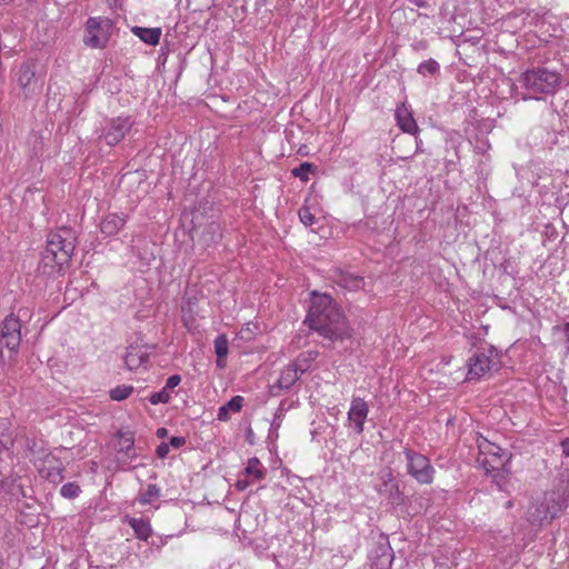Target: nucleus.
<instances>
[{
	"instance_id": "obj_6",
	"label": "nucleus",
	"mask_w": 569,
	"mask_h": 569,
	"mask_svg": "<svg viewBox=\"0 0 569 569\" xmlns=\"http://www.w3.org/2000/svg\"><path fill=\"white\" fill-rule=\"evenodd\" d=\"M408 473L419 483L429 485L433 481L435 468L429 459L419 452L405 448Z\"/></svg>"
},
{
	"instance_id": "obj_13",
	"label": "nucleus",
	"mask_w": 569,
	"mask_h": 569,
	"mask_svg": "<svg viewBox=\"0 0 569 569\" xmlns=\"http://www.w3.org/2000/svg\"><path fill=\"white\" fill-rule=\"evenodd\" d=\"M369 413L368 403L360 397H353L351 399L350 408L348 411V421L352 429L358 433H362L365 429V422Z\"/></svg>"
},
{
	"instance_id": "obj_33",
	"label": "nucleus",
	"mask_w": 569,
	"mask_h": 569,
	"mask_svg": "<svg viewBox=\"0 0 569 569\" xmlns=\"http://www.w3.org/2000/svg\"><path fill=\"white\" fill-rule=\"evenodd\" d=\"M298 214L301 223H303L306 227H311L315 224L316 217L311 213L308 207L300 208Z\"/></svg>"
},
{
	"instance_id": "obj_30",
	"label": "nucleus",
	"mask_w": 569,
	"mask_h": 569,
	"mask_svg": "<svg viewBox=\"0 0 569 569\" xmlns=\"http://www.w3.org/2000/svg\"><path fill=\"white\" fill-rule=\"evenodd\" d=\"M20 341L21 336L0 335V352H2L3 348H7L9 351L17 350Z\"/></svg>"
},
{
	"instance_id": "obj_35",
	"label": "nucleus",
	"mask_w": 569,
	"mask_h": 569,
	"mask_svg": "<svg viewBox=\"0 0 569 569\" xmlns=\"http://www.w3.org/2000/svg\"><path fill=\"white\" fill-rule=\"evenodd\" d=\"M538 511V515L536 516V520H539V521H551L555 517H556V513H557V510L555 507H552V510L547 508L546 510L543 511H540L539 509H537Z\"/></svg>"
},
{
	"instance_id": "obj_28",
	"label": "nucleus",
	"mask_w": 569,
	"mask_h": 569,
	"mask_svg": "<svg viewBox=\"0 0 569 569\" xmlns=\"http://www.w3.org/2000/svg\"><path fill=\"white\" fill-rule=\"evenodd\" d=\"M315 171L316 167L312 163L302 162L299 167L292 169L291 173L293 177L299 178L303 182H307L309 180V173Z\"/></svg>"
},
{
	"instance_id": "obj_5",
	"label": "nucleus",
	"mask_w": 569,
	"mask_h": 569,
	"mask_svg": "<svg viewBox=\"0 0 569 569\" xmlns=\"http://www.w3.org/2000/svg\"><path fill=\"white\" fill-rule=\"evenodd\" d=\"M477 447L479 450L477 462L487 473L503 469L509 461L510 455L507 450L482 436L477 437Z\"/></svg>"
},
{
	"instance_id": "obj_2",
	"label": "nucleus",
	"mask_w": 569,
	"mask_h": 569,
	"mask_svg": "<svg viewBox=\"0 0 569 569\" xmlns=\"http://www.w3.org/2000/svg\"><path fill=\"white\" fill-rule=\"evenodd\" d=\"M77 234L71 228H60L47 236L46 248L41 253L39 270L53 273L68 264L76 249Z\"/></svg>"
},
{
	"instance_id": "obj_47",
	"label": "nucleus",
	"mask_w": 569,
	"mask_h": 569,
	"mask_svg": "<svg viewBox=\"0 0 569 569\" xmlns=\"http://www.w3.org/2000/svg\"><path fill=\"white\" fill-rule=\"evenodd\" d=\"M13 0H0V4H9L11 3Z\"/></svg>"
},
{
	"instance_id": "obj_27",
	"label": "nucleus",
	"mask_w": 569,
	"mask_h": 569,
	"mask_svg": "<svg viewBox=\"0 0 569 569\" xmlns=\"http://www.w3.org/2000/svg\"><path fill=\"white\" fill-rule=\"evenodd\" d=\"M229 351V342L224 335H220L214 339V352L218 357V366H221L220 360L226 358Z\"/></svg>"
},
{
	"instance_id": "obj_4",
	"label": "nucleus",
	"mask_w": 569,
	"mask_h": 569,
	"mask_svg": "<svg viewBox=\"0 0 569 569\" xmlns=\"http://www.w3.org/2000/svg\"><path fill=\"white\" fill-rule=\"evenodd\" d=\"M499 367L500 357L495 347L479 348L468 360L467 380H479L487 373L497 371Z\"/></svg>"
},
{
	"instance_id": "obj_12",
	"label": "nucleus",
	"mask_w": 569,
	"mask_h": 569,
	"mask_svg": "<svg viewBox=\"0 0 569 569\" xmlns=\"http://www.w3.org/2000/svg\"><path fill=\"white\" fill-rule=\"evenodd\" d=\"M267 475V469L260 462L258 458H250L243 471L244 478H240L234 483V487L239 491L246 490L250 485L262 480Z\"/></svg>"
},
{
	"instance_id": "obj_41",
	"label": "nucleus",
	"mask_w": 569,
	"mask_h": 569,
	"mask_svg": "<svg viewBox=\"0 0 569 569\" xmlns=\"http://www.w3.org/2000/svg\"><path fill=\"white\" fill-rule=\"evenodd\" d=\"M560 447L565 456L569 457V438L563 439L560 442Z\"/></svg>"
},
{
	"instance_id": "obj_42",
	"label": "nucleus",
	"mask_w": 569,
	"mask_h": 569,
	"mask_svg": "<svg viewBox=\"0 0 569 569\" xmlns=\"http://www.w3.org/2000/svg\"><path fill=\"white\" fill-rule=\"evenodd\" d=\"M158 438H164L168 435V430L166 428H159L156 432Z\"/></svg>"
},
{
	"instance_id": "obj_8",
	"label": "nucleus",
	"mask_w": 569,
	"mask_h": 569,
	"mask_svg": "<svg viewBox=\"0 0 569 569\" xmlns=\"http://www.w3.org/2000/svg\"><path fill=\"white\" fill-rule=\"evenodd\" d=\"M109 22L100 17L89 18L86 23L83 42L90 48H104L109 40Z\"/></svg>"
},
{
	"instance_id": "obj_3",
	"label": "nucleus",
	"mask_w": 569,
	"mask_h": 569,
	"mask_svg": "<svg viewBox=\"0 0 569 569\" xmlns=\"http://www.w3.org/2000/svg\"><path fill=\"white\" fill-rule=\"evenodd\" d=\"M518 82L526 91L527 98L539 99L542 94H553L557 91L561 76L556 70L537 67L522 72Z\"/></svg>"
},
{
	"instance_id": "obj_7",
	"label": "nucleus",
	"mask_w": 569,
	"mask_h": 569,
	"mask_svg": "<svg viewBox=\"0 0 569 569\" xmlns=\"http://www.w3.org/2000/svg\"><path fill=\"white\" fill-rule=\"evenodd\" d=\"M134 124L130 116H119L107 119L100 134L108 146H116L131 131Z\"/></svg>"
},
{
	"instance_id": "obj_25",
	"label": "nucleus",
	"mask_w": 569,
	"mask_h": 569,
	"mask_svg": "<svg viewBox=\"0 0 569 569\" xmlns=\"http://www.w3.org/2000/svg\"><path fill=\"white\" fill-rule=\"evenodd\" d=\"M221 238V228L220 224L217 222L209 223L203 233L202 239L207 244L214 243L219 241Z\"/></svg>"
},
{
	"instance_id": "obj_36",
	"label": "nucleus",
	"mask_w": 569,
	"mask_h": 569,
	"mask_svg": "<svg viewBox=\"0 0 569 569\" xmlns=\"http://www.w3.org/2000/svg\"><path fill=\"white\" fill-rule=\"evenodd\" d=\"M318 356V352L316 351H309V352H306V353H301L299 355V357L297 358V360L295 362H300L301 365H307L308 367L310 366V362L313 361Z\"/></svg>"
},
{
	"instance_id": "obj_15",
	"label": "nucleus",
	"mask_w": 569,
	"mask_h": 569,
	"mask_svg": "<svg viewBox=\"0 0 569 569\" xmlns=\"http://www.w3.org/2000/svg\"><path fill=\"white\" fill-rule=\"evenodd\" d=\"M308 370L307 365L293 362L287 366L280 373L278 386L280 389H290L300 378V376Z\"/></svg>"
},
{
	"instance_id": "obj_17",
	"label": "nucleus",
	"mask_w": 569,
	"mask_h": 569,
	"mask_svg": "<svg viewBox=\"0 0 569 569\" xmlns=\"http://www.w3.org/2000/svg\"><path fill=\"white\" fill-rule=\"evenodd\" d=\"M396 119L397 123L403 132L416 134L418 131V126L416 120L412 117L410 109L402 103L398 106L396 109Z\"/></svg>"
},
{
	"instance_id": "obj_32",
	"label": "nucleus",
	"mask_w": 569,
	"mask_h": 569,
	"mask_svg": "<svg viewBox=\"0 0 569 569\" xmlns=\"http://www.w3.org/2000/svg\"><path fill=\"white\" fill-rule=\"evenodd\" d=\"M160 495V489L157 485L150 483L148 485L146 491L141 493L140 502L141 503H150L153 501V499L158 498Z\"/></svg>"
},
{
	"instance_id": "obj_9",
	"label": "nucleus",
	"mask_w": 569,
	"mask_h": 569,
	"mask_svg": "<svg viewBox=\"0 0 569 569\" xmlns=\"http://www.w3.org/2000/svg\"><path fill=\"white\" fill-rule=\"evenodd\" d=\"M17 81L26 97H29L41 89L40 77L37 71V63L32 60L23 62L17 71Z\"/></svg>"
},
{
	"instance_id": "obj_46",
	"label": "nucleus",
	"mask_w": 569,
	"mask_h": 569,
	"mask_svg": "<svg viewBox=\"0 0 569 569\" xmlns=\"http://www.w3.org/2000/svg\"><path fill=\"white\" fill-rule=\"evenodd\" d=\"M8 442H9V440H6V441L0 440V451H1L2 449H7V445H8Z\"/></svg>"
},
{
	"instance_id": "obj_45",
	"label": "nucleus",
	"mask_w": 569,
	"mask_h": 569,
	"mask_svg": "<svg viewBox=\"0 0 569 569\" xmlns=\"http://www.w3.org/2000/svg\"><path fill=\"white\" fill-rule=\"evenodd\" d=\"M415 3L418 6V7H426L427 6V2L425 0H416Z\"/></svg>"
},
{
	"instance_id": "obj_29",
	"label": "nucleus",
	"mask_w": 569,
	"mask_h": 569,
	"mask_svg": "<svg viewBox=\"0 0 569 569\" xmlns=\"http://www.w3.org/2000/svg\"><path fill=\"white\" fill-rule=\"evenodd\" d=\"M133 392V387L121 385L110 390V398L114 401L126 400Z\"/></svg>"
},
{
	"instance_id": "obj_40",
	"label": "nucleus",
	"mask_w": 569,
	"mask_h": 569,
	"mask_svg": "<svg viewBox=\"0 0 569 569\" xmlns=\"http://www.w3.org/2000/svg\"><path fill=\"white\" fill-rule=\"evenodd\" d=\"M10 492H11V495H12V496H16V497H19V495H20V496H22V497H26V496H27V495L24 493V491H23V488H22V485H21V483H19V485H13V488L11 489V491H10Z\"/></svg>"
},
{
	"instance_id": "obj_24",
	"label": "nucleus",
	"mask_w": 569,
	"mask_h": 569,
	"mask_svg": "<svg viewBox=\"0 0 569 569\" xmlns=\"http://www.w3.org/2000/svg\"><path fill=\"white\" fill-rule=\"evenodd\" d=\"M20 329L21 325L19 319L13 316H9L2 322L0 335L21 336Z\"/></svg>"
},
{
	"instance_id": "obj_26",
	"label": "nucleus",
	"mask_w": 569,
	"mask_h": 569,
	"mask_svg": "<svg viewBox=\"0 0 569 569\" xmlns=\"http://www.w3.org/2000/svg\"><path fill=\"white\" fill-rule=\"evenodd\" d=\"M439 71L440 64L433 59L421 62L417 68V72L422 77L436 76Z\"/></svg>"
},
{
	"instance_id": "obj_19",
	"label": "nucleus",
	"mask_w": 569,
	"mask_h": 569,
	"mask_svg": "<svg viewBox=\"0 0 569 569\" xmlns=\"http://www.w3.org/2000/svg\"><path fill=\"white\" fill-rule=\"evenodd\" d=\"M127 522L134 531L136 537L140 540H148L152 533L150 522L147 519L129 517Z\"/></svg>"
},
{
	"instance_id": "obj_10",
	"label": "nucleus",
	"mask_w": 569,
	"mask_h": 569,
	"mask_svg": "<svg viewBox=\"0 0 569 569\" xmlns=\"http://www.w3.org/2000/svg\"><path fill=\"white\" fill-rule=\"evenodd\" d=\"M34 466L38 468L40 475L52 483H59L63 480V463L62 461L51 453H46L42 458L33 460Z\"/></svg>"
},
{
	"instance_id": "obj_20",
	"label": "nucleus",
	"mask_w": 569,
	"mask_h": 569,
	"mask_svg": "<svg viewBox=\"0 0 569 569\" xmlns=\"http://www.w3.org/2000/svg\"><path fill=\"white\" fill-rule=\"evenodd\" d=\"M148 356L139 348L130 347L124 355V363L129 370H136L147 362Z\"/></svg>"
},
{
	"instance_id": "obj_22",
	"label": "nucleus",
	"mask_w": 569,
	"mask_h": 569,
	"mask_svg": "<svg viewBox=\"0 0 569 569\" xmlns=\"http://www.w3.org/2000/svg\"><path fill=\"white\" fill-rule=\"evenodd\" d=\"M243 397L234 396L227 403L221 406L218 410V419L227 421L229 419V411L239 412L243 406Z\"/></svg>"
},
{
	"instance_id": "obj_39",
	"label": "nucleus",
	"mask_w": 569,
	"mask_h": 569,
	"mask_svg": "<svg viewBox=\"0 0 569 569\" xmlns=\"http://www.w3.org/2000/svg\"><path fill=\"white\" fill-rule=\"evenodd\" d=\"M184 443H186L184 437H172L170 439L169 446L178 449V448L182 447Z\"/></svg>"
},
{
	"instance_id": "obj_14",
	"label": "nucleus",
	"mask_w": 569,
	"mask_h": 569,
	"mask_svg": "<svg viewBox=\"0 0 569 569\" xmlns=\"http://www.w3.org/2000/svg\"><path fill=\"white\" fill-rule=\"evenodd\" d=\"M380 480L381 483L378 486L379 493L385 496L390 505L395 507L400 506L402 503V495L391 470H382L380 472Z\"/></svg>"
},
{
	"instance_id": "obj_48",
	"label": "nucleus",
	"mask_w": 569,
	"mask_h": 569,
	"mask_svg": "<svg viewBox=\"0 0 569 569\" xmlns=\"http://www.w3.org/2000/svg\"><path fill=\"white\" fill-rule=\"evenodd\" d=\"M36 446V442L33 441L32 446H29L28 445V449L33 453L34 452V449L33 447Z\"/></svg>"
},
{
	"instance_id": "obj_49",
	"label": "nucleus",
	"mask_w": 569,
	"mask_h": 569,
	"mask_svg": "<svg viewBox=\"0 0 569 569\" xmlns=\"http://www.w3.org/2000/svg\"><path fill=\"white\" fill-rule=\"evenodd\" d=\"M163 392H170L173 390V389H167V385L161 389Z\"/></svg>"
},
{
	"instance_id": "obj_31",
	"label": "nucleus",
	"mask_w": 569,
	"mask_h": 569,
	"mask_svg": "<svg viewBox=\"0 0 569 569\" xmlns=\"http://www.w3.org/2000/svg\"><path fill=\"white\" fill-rule=\"evenodd\" d=\"M80 487L74 482L64 483L60 489L61 496L67 499H74L80 495Z\"/></svg>"
},
{
	"instance_id": "obj_1",
	"label": "nucleus",
	"mask_w": 569,
	"mask_h": 569,
	"mask_svg": "<svg viewBox=\"0 0 569 569\" xmlns=\"http://www.w3.org/2000/svg\"><path fill=\"white\" fill-rule=\"evenodd\" d=\"M309 329L325 340L323 346L331 347L337 341L351 337V328L341 309L327 293H311L310 307L305 319Z\"/></svg>"
},
{
	"instance_id": "obj_23",
	"label": "nucleus",
	"mask_w": 569,
	"mask_h": 569,
	"mask_svg": "<svg viewBox=\"0 0 569 569\" xmlns=\"http://www.w3.org/2000/svg\"><path fill=\"white\" fill-rule=\"evenodd\" d=\"M118 438V451L123 452L128 458L133 459L136 457L134 453H131L134 445L133 433L130 431H119Z\"/></svg>"
},
{
	"instance_id": "obj_43",
	"label": "nucleus",
	"mask_w": 569,
	"mask_h": 569,
	"mask_svg": "<svg viewBox=\"0 0 569 569\" xmlns=\"http://www.w3.org/2000/svg\"><path fill=\"white\" fill-rule=\"evenodd\" d=\"M563 333L566 336V340H567V343H568V349H569V322H567L563 327Z\"/></svg>"
},
{
	"instance_id": "obj_38",
	"label": "nucleus",
	"mask_w": 569,
	"mask_h": 569,
	"mask_svg": "<svg viewBox=\"0 0 569 569\" xmlns=\"http://www.w3.org/2000/svg\"><path fill=\"white\" fill-rule=\"evenodd\" d=\"M180 382H181V377L179 375H172L166 381L167 389H174L176 387H178L180 385Z\"/></svg>"
},
{
	"instance_id": "obj_37",
	"label": "nucleus",
	"mask_w": 569,
	"mask_h": 569,
	"mask_svg": "<svg viewBox=\"0 0 569 569\" xmlns=\"http://www.w3.org/2000/svg\"><path fill=\"white\" fill-rule=\"evenodd\" d=\"M169 451H170V446H169V443H167V442H161V443L157 447L156 453H157L158 458H160V459H164V458L169 455Z\"/></svg>"
},
{
	"instance_id": "obj_18",
	"label": "nucleus",
	"mask_w": 569,
	"mask_h": 569,
	"mask_svg": "<svg viewBox=\"0 0 569 569\" xmlns=\"http://www.w3.org/2000/svg\"><path fill=\"white\" fill-rule=\"evenodd\" d=\"M336 282L339 287L349 291H358L365 287V279L349 271L339 272Z\"/></svg>"
},
{
	"instance_id": "obj_11",
	"label": "nucleus",
	"mask_w": 569,
	"mask_h": 569,
	"mask_svg": "<svg viewBox=\"0 0 569 569\" xmlns=\"http://www.w3.org/2000/svg\"><path fill=\"white\" fill-rule=\"evenodd\" d=\"M369 560L373 569H389L393 560V551L386 536H380L369 551Z\"/></svg>"
},
{
	"instance_id": "obj_16",
	"label": "nucleus",
	"mask_w": 569,
	"mask_h": 569,
	"mask_svg": "<svg viewBox=\"0 0 569 569\" xmlns=\"http://www.w3.org/2000/svg\"><path fill=\"white\" fill-rule=\"evenodd\" d=\"M127 216L123 213H108L100 222V230L107 237L116 236L126 224Z\"/></svg>"
},
{
	"instance_id": "obj_21",
	"label": "nucleus",
	"mask_w": 569,
	"mask_h": 569,
	"mask_svg": "<svg viewBox=\"0 0 569 569\" xmlns=\"http://www.w3.org/2000/svg\"><path fill=\"white\" fill-rule=\"evenodd\" d=\"M132 32L141 41H143L144 43L150 44V46L158 44L159 40H160V37H161V29L160 28L134 27V28H132Z\"/></svg>"
},
{
	"instance_id": "obj_44",
	"label": "nucleus",
	"mask_w": 569,
	"mask_h": 569,
	"mask_svg": "<svg viewBox=\"0 0 569 569\" xmlns=\"http://www.w3.org/2000/svg\"><path fill=\"white\" fill-rule=\"evenodd\" d=\"M278 419H279V417H276V418H274V420H273V421H272V423H271V428H273V429H278V428L280 427L281 421H280V420H278Z\"/></svg>"
},
{
	"instance_id": "obj_34",
	"label": "nucleus",
	"mask_w": 569,
	"mask_h": 569,
	"mask_svg": "<svg viewBox=\"0 0 569 569\" xmlns=\"http://www.w3.org/2000/svg\"><path fill=\"white\" fill-rule=\"evenodd\" d=\"M151 405L168 403L171 400L170 392H163L162 390L153 392L148 398Z\"/></svg>"
}]
</instances>
